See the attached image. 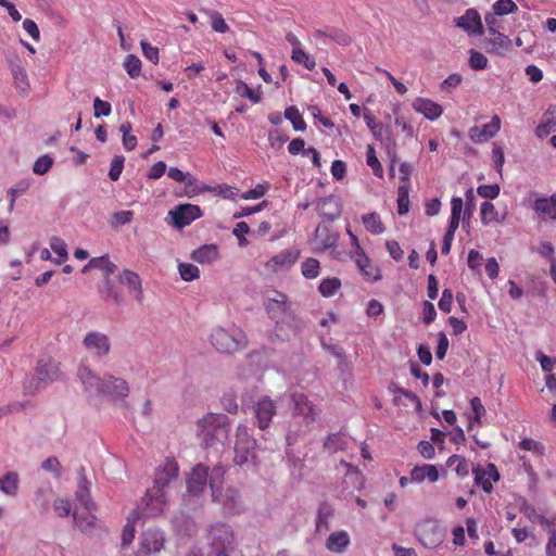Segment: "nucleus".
Returning <instances> with one entry per match:
<instances>
[{"label":"nucleus","instance_id":"f257e3e1","mask_svg":"<svg viewBox=\"0 0 556 556\" xmlns=\"http://www.w3.org/2000/svg\"><path fill=\"white\" fill-rule=\"evenodd\" d=\"M264 308L268 317L275 323L274 336L278 340L287 341L299 330L300 319L291 308L288 296L279 291H274L264 302Z\"/></svg>","mask_w":556,"mask_h":556},{"label":"nucleus","instance_id":"f03ea898","mask_svg":"<svg viewBox=\"0 0 556 556\" xmlns=\"http://www.w3.org/2000/svg\"><path fill=\"white\" fill-rule=\"evenodd\" d=\"M78 377L86 390H96L98 393L114 400L126 399L130 391L129 384L125 379L113 375H104L100 378L84 364L78 368Z\"/></svg>","mask_w":556,"mask_h":556},{"label":"nucleus","instance_id":"7ed1b4c3","mask_svg":"<svg viewBox=\"0 0 556 556\" xmlns=\"http://www.w3.org/2000/svg\"><path fill=\"white\" fill-rule=\"evenodd\" d=\"M226 467L218 464L210 473V488L214 502L220 503L225 508L232 510L239 501V491L233 488H223Z\"/></svg>","mask_w":556,"mask_h":556},{"label":"nucleus","instance_id":"20e7f679","mask_svg":"<svg viewBox=\"0 0 556 556\" xmlns=\"http://www.w3.org/2000/svg\"><path fill=\"white\" fill-rule=\"evenodd\" d=\"M199 425L207 446L214 440L224 443L228 439L230 421L224 414H208L200 420Z\"/></svg>","mask_w":556,"mask_h":556},{"label":"nucleus","instance_id":"39448f33","mask_svg":"<svg viewBox=\"0 0 556 556\" xmlns=\"http://www.w3.org/2000/svg\"><path fill=\"white\" fill-rule=\"evenodd\" d=\"M210 556H238L233 545V533L229 526L217 523L208 531Z\"/></svg>","mask_w":556,"mask_h":556},{"label":"nucleus","instance_id":"423d86ee","mask_svg":"<svg viewBox=\"0 0 556 556\" xmlns=\"http://www.w3.org/2000/svg\"><path fill=\"white\" fill-rule=\"evenodd\" d=\"M212 345L220 353H235L247 346V337L241 330L232 332L217 328L211 334Z\"/></svg>","mask_w":556,"mask_h":556},{"label":"nucleus","instance_id":"0eeeda50","mask_svg":"<svg viewBox=\"0 0 556 556\" xmlns=\"http://www.w3.org/2000/svg\"><path fill=\"white\" fill-rule=\"evenodd\" d=\"M256 440L249 433L245 426L239 425L236 432L233 463L238 466L247 465L255 456Z\"/></svg>","mask_w":556,"mask_h":556},{"label":"nucleus","instance_id":"6e6552de","mask_svg":"<svg viewBox=\"0 0 556 556\" xmlns=\"http://www.w3.org/2000/svg\"><path fill=\"white\" fill-rule=\"evenodd\" d=\"M415 535L427 548L439 546L445 538V530L437 520L426 519L416 525Z\"/></svg>","mask_w":556,"mask_h":556},{"label":"nucleus","instance_id":"1a4fd4ad","mask_svg":"<svg viewBox=\"0 0 556 556\" xmlns=\"http://www.w3.org/2000/svg\"><path fill=\"white\" fill-rule=\"evenodd\" d=\"M179 473V466L174 458H166L163 464L156 468L154 483L151 489L161 491L167 495V489L174 483Z\"/></svg>","mask_w":556,"mask_h":556},{"label":"nucleus","instance_id":"9d476101","mask_svg":"<svg viewBox=\"0 0 556 556\" xmlns=\"http://www.w3.org/2000/svg\"><path fill=\"white\" fill-rule=\"evenodd\" d=\"M167 506V495L161 491L150 489L141 500L138 507L143 518L160 516Z\"/></svg>","mask_w":556,"mask_h":556},{"label":"nucleus","instance_id":"9b49d317","mask_svg":"<svg viewBox=\"0 0 556 556\" xmlns=\"http://www.w3.org/2000/svg\"><path fill=\"white\" fill-rule=\"evenodd\" d=\"M168 215L172 218V225L177 229H182L200 218L202 211L198 205L185 203L175 206L168 212Z\"/></svg>","mask_w":556,"mask_h":556},{"label":"nucleus","instance_id":"f8f14e48","mask_svg":"<svg viewBox=\"0 0 556 556\" xmlns=\"http://www.w3.org/2000/svg\"><path fill=\"white\" fill-rule=\"evenodd\" d=\"M300 254L301 252L296 248L282 250L270 257L264 264V267L269 274H277L282 270H288L298 262Z\"/></svg>","mask_w":556,"mask_h":556},{"label":"nucleus","instance_id":"ddd939ff","mask_svg":"<svg viewBox=\"0 0 556 556\" xmlns=\"http://www.w3.org/2000/svg\"><path fill=\"white\" fill-rule=\"evenodd\" d=\"M61 377V370L56 363L40 359L36 366V374L31 381L35 383L34 390L38 391L46 388L50 382Z\"/></svg>","mask_w":556,"mask_h":556},{"label":"nucleus","instance_id":"4468645a","mask_svg":"<svg viewBox=\"0 0 556 556\" xmlns=\"http://www.w3.org/2000/svg\"><path fill=\"white\" fill-rule=\"evenodd\" d=\"M83 345L88 353L99 358L106 356L111 351L110 338L99 331L88 332L83 340Z\"/></svg>","mask_w":556,"mask_h":556},{"label":"nucleus","instance_id":"2eb2a0df","mask_svg":"<svg viewBox=\"0 0 556 556\" xmlns=\"http://www.w3.org/2000/svg\"><path fill=\"white\" fill-rule=\"evenodd\" d=\"M296 415L302 416L306 425L316 421L320 409L314 405L304 393L295 392L291 395Z\"/></svg>","mask_w":556,"mask_h":556},{"label":"nucleus","instance_id":"dca6fc26","mask_svg":"<svg viewBox=\"0 0 556 556\" xmlns=\"http://www.w3.org/2000/svg\"><path fill=\"white\" fill-rule=\"evenodd\" d=\"M210 482L208 468L203 464L195 465L187 478V491L191 495L202 493Z\"/></svg>","mask_w":556,"mask_h":556},{"label":"nucleus","instance_id":"f3484780","mask_svg":"<svg viewBox=\"0 0 556 556\" xmlns=\"http://www.w3.org/2000/svg\"><path fill=\"white\" fill-rule=\"evenodd\" d=\"M476 208V194L473 189L470 188L466 191L465 203L460 198H454V231L458 226L460 214L463 213V220L469 219Z\"/></svg>","mask_w":556,"mask_h":556},{"label":"nucleus","instance_id":"a211bd4d","mask_svg":"<svg viewBox=\"0 0 556 556\" xmlns=\"http://www.w3.org/2000/svg\"><path fill=\"white\" fill-rule=\"evenodd\" d=\"M165 538L159 529H147L141 534L140 552L143 554L157 553L164 547Z\"/></svg>","mask_w":556,"mask_h":556},{"label":"nucleus","instance_id":"6ab92c4d","mask_svg":"<svg viewBox=\"0 0 556 556\" xmlns=\"http://www.w3.org/2000/svg\"><path fill=\"white\" fill-rule=\"evenodd\" d=\"M118 280L122 285L127 287L129 294H131L139 304L143 302L144 295L142 289V281L137 273L130 269H124L118 275Z\"/></svg>","mask_w":556,"mask_h":556},{"label":"nucleus","instance_id":"aec40b11","mask_svg":"<svg viewBox=\"0 0 556 556\" xmlns=\"http://www.w3.org/2000/svg\"><path fill=\"white\" fill-rule=\"evenodd\" d=\"M472 472L475 475L476 483L480 485L486 493L492 492V482H495L500 479V473L494 464H488L484 468H472Z\"/></svg>","mask_w":556,"mask_h":556},{"label":"nucleus","instance_id":"412c9836","mask_svg":"<svg viewBox=\"0 0 556 556\" xmlns=\"http://www.w3.org/2000/svg\"><path fill=\"white\" fill-rule=\"evenodd\" d=\"M255 418L260 429L265 430L269 427L273 417L276 414V405L268 396L261 399L254 407Z\"/></svg>","mask_w":556,"mask_h":556},{"label":"nucleus","instance_id":"4be33fe9","mask_svg":"<svg viewBox=\"0 0 556 556\" xmlns=\"http://www.w3.org/2000/svg\"><path fill=\"white\" fill-rule=\"evenodd\" d=\"M353 258L366 280L378 281L381 279L380 269L371 264L365 251L354 253Z\"/></svg>","mask_w":556,"mask_h":556},{"label":"nucleus","instance_id":"5701e85b","mask_svg":"<svg viewBox=\"0 0 556 556\" xmlns=\"http://www.w3.org/2000/svg\"><path fill=\"white\" fill-rule=\"evenodd\" d=\"M510 39L500 30L489 34L485 38V49L490 53L503 55L510 48Z\"/></svg>","mask_w":556,"mask_h":556},{"label":"nucleus","instance_id":"b1692460","mask_svg":"<svg viewBox=\"0 0 556 556\" xmlns=\"http://www.w3.org/2000/svg\"><path fill=\"white\" fill-rule=\"evenodd\" d=\"M456 25L468 34L481 35L483 29L480 14L473 9H468L466 13L457 20Z\"/></svg>","mask_w":556,"mask_h":556},{"label":"nucleus","instance_id":"393cba45","mask_svg":"<svg viewBox=\"0 0 556 556\" xmlns=\"http://www.w3.org/2000/svg\"><path fill=\"white\" fill-rule=\"evenodd\" d=\"M96 505L91 507H75L73 517L75 525L83 531L88 532L96 527L97 518L92 514Z\"/></svg>","mask_w":556,"mask_h":556},{"label":"nucleus","instance_id":"a878e982","mask_svg":"<svg viewBox=\"0 0 556 556\" xmlns=\"http://www.w3.org/2000/svg\"><path fill=\"white\" fill-rule=\"evenodd\" d=\"M413 109L430 121L439 118L443 112L440 104L427 98H416L413 102Z\"/></svg>","mask_w":556,"mask_h":556},{"label":"nucleus","instance_id":"bb28decb","mask_svg":"<svg viewBox=\"0 0 556 556\" xmlns=\"http://www.w3.org/2000/svg\"><path fill=\"white\" fill-rule=\"evenodd\" d=\"M9 67H10L11 74L13 76L14 84H15L16 88L23 92L26 91L28 89L29 85H28L27 73H26V70L24 66V61L18 56L10 59Z\"/></svg>","mask_w":556,"mask_h":556},{"label":"nucleus","instance_id":"cd10ccee","mask_svg":"<svg viewBox=\"0 0 556 556\" xmlns=\"http://www.w3.org/2000/svg\"><path fill=\"white\" fill-rule=\"evenodd\" d=\"M501 129V119L494 115L491 121L484 124L481 128H471V138L476 141H486L493 138Z\"/></svg>","mask_w":556,"mask_h":556},{"label":"nucleus","instance_id":"c85d7f7f","mask_svg":"<svg viewBox=\"0 0 556 556\" xmlns=\"http://www.w3.org/2000/svg\"><path fill=\"white\" fill-rule=\"evenodd\" d=\"M75 497L81 507H91L94 505L90 496V483L87 480L86 470L83 466L78 470V488Z\"/></svg>","mask_w":556,"mask_h":556},{"label":"nucleus","instance_id":"c756f323","mask_svg":"<svg viewBox=\"0 0 556 556\" xmlns=\"http://www.w3.org/2000/svg\"><path fill=\"white\" fill-rule=\"evenodd\" d=\"M532 207L543 219L556 220V194L536 199Z\"/></svg>","mask_w":556,"mask_h":556},{"label":"nucleus","instance_id":"7c9ffc66","mask_svg":"<svg viewBox=\"0 0 556 556\" xmlns=\"http://www.w3.org/2000/svg\"><path fill=\"white\" fill-rule=\"evenodd\" d=\"M430 482H435L439 479V470L434 465L424 464L421 466H415L410 470V480L413 482H422L425 479Z\"/></svg>","mask_w":556,"mask_h":556},{"label":"nucleus","instance_id":"2f4dec72","mask_svg":"<svg viewBox=\"0 0 556 556\" xmlns=\"http://www.w3.org/2000/svg\"><path fill=\"white\" fill-rule=\"evenodd\" d=\"M92 268L101 270L104 278H108L115 271L116 265L110 261L108 255H103L100 257H92L83 268V273H87Z\"/></svg>","mask_w":556,"mask_h":556},{"label":"nucleus","instance_id":"473e14b6","mask_svg":"<svg viewBox=\"0 0 556 556\" xmlns=\"http://www.w3.org/2000/svg\"><path fill=\"white\" fill-rule=\"evenodd\" d=\"M191 257L200 264H211L219 257L218 248L215 244L202 245L192 252Z\"/></svg>","mask_w":556,"mask_h":556},{"label":"nucleus","instance_id":"72a5a7b5","mask_svg":"<svg viewBox=\"0 0 556 556\" xmlns=\"http://www.w3.org/2000/svg\"><path fill=\"white\" fill-rule=\"evenodd\" d=\"M350 544V536L346 531H337L329 535L326 547L333 553H342Z\"/></svg>","mask_w":556,"mask_h":556},{"label":"nucleus","instance_id":"f704fd0d","mask_svg":"<svg viewBox=\"0 0 556 556\" xmlns=\"http://www.w3.org/2000/svg\"><path fill=\"white\" fill-rule=\"evenodd\" d=\"M20 476L16 471H9L0 478V491L8 496H16L18 492Z\"/></svg>","mask_w":556,"mask_h":556},{"label":"nucleus","instance_id":"c9c22d12","mask_svg":"<svg viewBox=\"0 0 556 556\" xmlns=\"http://www.w3.org/2000/svg\"><path fill=\"white\" fill-rule=\"evenodd\" d=\"M317 211L321 216L331 220L340 214L339 205L333 197L320 199L317 203Z\"/></svg>","mask_w":556,"mask_h":556},{"label":"nucleus","instance_id":"e433bc0d","mask_svg":"<svg viewBox=\"0 0 556 556\" xmlns=\"http://www.w3.org/2000/svg\"><path fill=\"white\" fill-rule=\"evenodd\" d=\"M348 447V438L344 433L329 434L324 443V448L330 454L344 451Z\"/></svg>","mask_w":556,"mask_h":556},{"label":"nucleus","instance_id":"4c0bfd02","mask_svg":"<svg viewBox=\"0 0 556 556\" xmlns=\"http://www.w3.org/2000/svg\"><path fill=\"white\" fill-rule=\"evenodd\" d=\"M362 220L365 228L372 235H381L386 230L380 215L376 212L363 215Z\"/></svg>","mask_w":556,"mask_h":556},{"label":"nucleus","instance_id":"58836bf2","mask_svg":"<svg viewBox=\"0 0 556 556\" xmlns=\"http://www.w3.org/2000/svg\"><path fill=\"white\" fill-rule=\"evenodd\" d=\"M481 222L484 225L490 223H500L504 219V216H501L495 208L494 204L485 201L481 204L480 208Z\"/></svg>","mask_w":556,"mask_h":556},{"label":"nucleus","instance_id":"ea45409f","mask_svg":"<svg viewBox=\"0 0 556 556\" xmlns=\"http://www.w3.org/2000/svg\"><path fill=\"white\" fill-rule=\"evenodd\" d=\"M99 291L105 300H112L115 304H121L123 302L122 294L115 288L110 277L104 278V285L99 289Z\"/></svg>","mask_w":556,"mask_h":556},{"label":"nucleus","instance_id":"a19ab883","mask_svg":"<svg viewBox=\"0 0 556 556\" xmlns=\"http://www.w3.org/2000/svg\"><path fill=\"white\" fill-rule=\"evenodd\" d=\"M341 288V280L337 277L326 278L324 279L318 290L325 298L333 296Z\"/></svg>","mask_w":556,"mask_h":556},{"label":"nucleus","instance_id":"79ce46f5","mask_svg":"<svg viewBox=\"0 0 556 556\" xmlns=\"http://www.w3.org/2000/svg\"><path fill=\"white\" fill-rule=\"evenodd\" d=\"M285 117L292 123L294 130L303 131L306 128V123L303 119L299 109L294 105L289 106L285 111Z\"/></svg>","mask_w":556,"mask_h":556},{"label":"nucleus","instance_id":"37998d69","mask_svg":"<svg viewBox=\"0 0 556 556\" xmlns=\"http://www.w3.org/2000/svg\"><path fill=\"white\" fill-rule=\"evenodd\" d=\"M541 522L545 526L548 533V542L546 544V555L556 556V523L548 521L547 519L541 518Z\"/></svg>","mask_w":556,"mask_h":556},{"label":"nucleus","instance_id":"c03bdc74","mask_svg":"<svg viewBox=\"0 0 556 556\" xmlns=\"http://www.w3.org/2000/svg\"><path fill=\"white\" fill-rule=\"evenodd\" d=\"M123 66L131 78H138L141 74V61L135 54H128L124 60Z\"/></svg>","mask_w":556,"mask_h":556},{"label":"nucleus","instance_id":"a18cd8bd","mask_svg":"<svg viewBox=\"0 0 556 556\" xmlns=\"http://www.w3.org/2000/svg\"><path fill=\"white\" fill-rule=\"evenodd\" d=\"M489 60L488 58L481 53L480 51H477L475 49L469 50V60L468 65L473 71H482L488 67Z\"/></svg>","mask_w":556,"mask_h":556},{"label":"nucleus","instance_id":"49530a36","mask_svg":"<svg viewBox=\"0 0 556 556\" xmlns=\"http://www.w3.org/2000/svg\"><path fill=\"white\" fill-rule=\"evenodd\" d=\"M320 263L314 257L306 258L301 265L302 275L306 279H314L319 275Z\"/></svg>","mask_w":556,"mask_h":556},{"label":"nucleus","instance_id":"de8ad7c7","mask_svg":"<svg viewBox=\"0 0 556 556\" xmlns=\"http://www.w3.org/2000/svg\"><path fill=\"white\" fill-rule=\"evenodd\" d=\"M409 211V189L408 186L401 185L397 189V213L404 215Z\"/></svg>","mask_w":556,"mask_h":556},{"label":"nucleus","instance_id":"09e8293b","mask_svg":"<svg viewBox=\"0 0 556 556\" xmlns=\"http://www.w3.org/2000/svg\"><path fill=\"white\" fill-rule=\"evenodd\" d=\"M495 15H507L518 11L517 4L513 0H497L492 5Z\"/></svg>","mask_w":556,"mask_h":556},{"label":"nucleus","instance_id":"8fccbe9b","mask_svg":"<svg viewBox=\"0 0 556 556\" xmlns=\"http://www.w3.org/2000/svg\"><path fill=\"white\" fill-rule=\"evenodd\" d=\"M211 18V27L216 33L225 34L229 30V26L225 22L222 13L218 11H205Z\"/></svg>","mask_w":556,"mask_h":556},{"label":"nucleus","instance_id":"3c124183","mask_svg":"<svg viewBox=\"0 0 556 556\" xmlns=\"http://www.w3.org/2000/svg\"><path fill=\"white\" fill-rule=\"evenodd\" d=\"M364 121L367 127L371 130L372 135L377 138H381L382 124L377 117L368 110L365 109L363 113Z\"/></svg>","mask_w":556,"mask_h":556},{"label":"nucleus","instance_id":"603ef678","mask_svg":"<svg viewBox=\"0 0 556 556\" xmlns=\"http://www.w3.org/2000/svg\"><path fill=\"white\" fill-rule=\"evenodd\" d=\"M366 156H367L366 163L372 169L374 175L377 177H382L383 168L376 155V150H375L374 146L369 144L367 147Z\"/></svg>","mask_w":556,"mask_h":556},{"label":"nucleus","instance_id":"864d4df0","mask_svg":"<svg viewBox=\"0 0 556 556\" xmlns=\"http://www.w3.org/2000/svg\"><path fill=\"white\" fill-rule=\"evenodd\" d=\"M291 59L299 64H303L306 70H314L316 66L315 60L308 55L302 48H296L292 51Z\"/></svg>","mask_w":556,"mask_h":556},{"label":"nucleus","instance_id":"5fc2aeb1","mask_svg":"<svg viewBox=\"0 0 556 556\" xmlns=\"http://www.w3.org/2000/svg\"><path fill=\"white\" fill-rule=\"evenodd\" d=\"M332 508L330 505L323 503L319 506L318 514L316 517V529L320 531L321 527L325 526L328 529V519L332 516Z\"/></svg>","mask_w":556,"mask_h":556},{"label":"nucleus","instance_id":"6e6d98bb","mask_svg":"<svg viewBox=\"0 0 556 556\" xmlns=\"http://www.w3.org/2000/svg\"><path fill=\"white\" fill-rule=\"evenodd\" d=\"M179 274L182 280L192 281L200 275L199 268L191 263H181L178 266Z\"/></svg>","mask_w":556,"mask_h":556},{"label":"nucleus","instance_id":"4d7b16f0","mask_svg":"<svg viewBox=\"0 0 556 556\" xmlns=\"http://www.w3.org/2000/svg\"><path fill=\"white\" fill-rule=\"evenodd\" d=\"M50 248L55 254H58L61 257V260L56 261L58 264H61L63 261L67 258V245L61 238L52 237L50 239Z\"/></svg>","mask_w":556,"mask_h":556},{"label":"nucleus","instance_id":"13d9d810","mask_svg":"<svg viewBox=\"0 0 556 556\" xmlns=\"http://www.w3.org/2000/svg\"><path fill=\"white\" fill-rule=\"evenodd\" d=\"M328 38L341 46H349L352 42L351 36L341 28H329Z\"/></svg>","mask_w":556,"mask_h":556},{"label":"nucleus","instance_id":"bf43d9fd","mask_svg":"<svg viewBox=\"0 0 556 556\" xmlns=\"http://www.w3.org/2000/svg\"><path fill=\"white\" fill-rule=\"evenodd\" d=\"M53 165V159L49 155L38 157L34 164L33 172L37 175L47 174Z\"/></svg>","mask_w":556,"mask_h":556},{"label":"nucleus","instance_id":"052dcab7","mask_svg":"<svg viewBox=\"0 0 556 556\" xmlns=\"http://www.w3.org/2000/svg\"><path fill=\"white\" fill-rule=\"evenodd\" d=\"M125 157L123 155H115L111 162L109 177L111 180L116 181L119 179L124 168Z\"/></svg>","mask_w":556,"mask_h":556},{"label":"nucleus","instance_id":"680f3d73","mask_svg":"<svg viewBox=\"0 0 556 556\" xmlns=\"http://www.w3.org/2000/svg\"><path fill=\"white\" fill-rule=\"evenodd\" d=\"M483 257L482 255L476 251L471 250L468 254L467 264L468 267L477 274H481Z\"/></svg>","mask_w":556,"mask_h":556},{"label":"nucleus","instance_id":"e2e57ef3","mask_svg":"<svg viewBox=\"0 0 556 556\" xmlns=\"http://www.w3.org/2000/svg\"><path fill=\"white\" fill-rule=\"evenodd\" d=\"M167 176L177 182H184L187 180V186H191L197 180L194 177H188L187 174L177 167H169Z\"/></svg>","mask_w":556,"mask_h":556},{"label":"nucleus","instance_id":"0e129e2a","mask_svg":"<svg viewBox=\"0 0 556 556\" xmlns=\"http://www.w3.org/2000/svg\"><path fill=\"white\" fill-rule=\"evenodd\" d=\"M500 186L494 185H482L478 187V194L484 199H495L500 194Z\"/></svg>","mask_w":556,"mask_h":556},{"label":"nucleus","instance_id":"69168bd1","mask_svg":"<svg viewBox=\"0 0 556 556\" xmlns=\"http://www.w3.org/2000/svg\"><path fill=\"white\" fill-rule=\"evenodd\" d=\"M141 49H142V53L143 55L149 60L151 61L152 63L154 64H157L159 63V48L150 45L149 42L147 41H141Z\"/></svg>","mask_w":556,"mask_h":556},{"label":"nucleus","instance_id":"338daca9","mask_svg":"<svg viewBox=\"0 0 556 556\" xmlns=\"http://www.w3.org/2000/svg\"><path fill=\"white\" fill-rule=\"evenodd\" d=\"M135 521H131L130 519L127 520V523L125 525L123 531H122V543L124 546L129 545L134 539H135Z\"/></svg>","mask_w":556,"mask_h":556},{"label":"nucleus","instance_id":"774afa93","mask_svg":"<svg viewBox=\"0 0 556 556\" xmlns=\"http://www.w3.org/2000/svg\"><path fill=\"white\" fill-rule=\"evenodd\" d=\"M93 109L96 117L109 116L112 111L111 104L106 101L101 100L100 98L94 99Z\"/></svg>","mask_w":556,"mask_h":556}]
</instances>
